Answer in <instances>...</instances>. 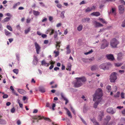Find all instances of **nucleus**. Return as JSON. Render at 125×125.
<instances>
[{"instance_id": "1", "label": "nucleus", "mask_w": 125, "mask_h": 125, "mask_svg": "<svg viewBox=\"0 0 125 125\" xmlns=\"http://www.w3.org/2000/svg\"><path fill=\"white\" fill-rule=\"evenodd\" d=\"M103 95L102 90L100 88H98L94 94L93 95L94 101H95L96 100H98L95 102L94 105V107L96 108L98 105L101 100V97Z\"/></svg>"}, {"instance_id": "2", "label": "nucleus", "mask_w": 125, "mask_h": 125, "mask_svg": "<svg viewBox=\"0 0 125 125\" xmlns=\"http://www.w3.org/2000/svg\"><path fill=\"white\" fill-rule=\"evenodd\" d=\"M77 81L74 84V86L75 87H78L82 85V83L81 81L84 82L86 81V78L83 76L81 77H77L76 78Z\"/></svg>"}, {"instance_id": "3", "label": "nucleus", "mask_w": 125, "mask_h": 125, "mask_svg": "<svg viewBox=\"0 0 125 125\" xmlns=\"http://www.w3.org/2000/svg\"><path fill=\"white\" fill-rule=\"evenodd\" d=\"M119 43V42L116 39L113 38L110 41V45L112 47L116 48Z\"/></svg>"}, {"instance_id": "4", "label": "nucleus", "mask_w": 125, "mask_h": 125, "mask_svg": "<svg viewBox=\"0 0 125 125\" xmlns=\"http://www.w3.org/2000/svg\"><path fill=\"white\" fill-rule=\"evenodd\" d=\"M117 73L115 72L112 73L110 76V81L112 82H114L117 79L116 75Z\"/></svg>"}, {"instance_id": "5", "label": "nucleus", "mask_w": 125, "mask_h": 125, "mask_svg": "<svg viewBox=\"0 0 125 125\" xmlns=\"http://www.w3.org/2000/svg\"><path fill=\"white\" fill-rule=\"evenodd\" d=\"M103 43H102L101 47V49H104L106 47L108 46L109 43L107 41L104 39L103 40Z\"/></svg>"}, {"instance_id": "6", "label": "nucleus", "mask_w": 125, "mask_h": 125, "mask_svg": "<svg viewBox=\"0 0 125 125\" xmlns=\"http://www.w3.org/2000/svg\"><path fill=\"white\" fill-rule=\"evenodd\" d=\"M111 117L109 115H107L104 119V122L103 123V125H108V123L109 121L110 120Z\"/></svg>"}, {"instance_id": "7", "label": "nucleus", "mask_w": 125, "mask_h": 125, "mask_svg": "<svg viewBox=\"0 0 125 125\" xmlns=\"http://www.w3.org/2000/svg\"><path fill=\"white\" fill-rule=\"evenodd\" d=\"M104 116V112L103 111H101L99 112V115L98 116V120L101 121Z\"/></svg>"}, {"instance_id": "8", "label": "nucleus", "mask_w": 125, "mask_h": 125, "mask_svg": "<svg viewBox=\"0 0 125 125\" xmlns=\"http://www.w3.org/2000/svg\"><path fill=\"white\" fill-rule=\"evenodd\" d=\"M34 45L36 49V53L37 54H39L41 49V47L36 42H35Z\"/></svg>"}, {"instance_id": "9", "label": "nucleus", "mask_w": 125, "mask_h": 125, "mask_svg": "<svg viewBox=\"0 0 125 125\" xmlns=\"http://www.w3.org/2000/svg\"><path fill=\"white\" fill-rule=\"evenodd\" d=\"M107 112L109 113L113 114L115 113L116 111H114L112 108L109 107L107 109Z\"/></svg>"}, {"instance_id": "10", "label": "nucleus", "mask_w": 125, "mask_h": 125, "mask_svg": "<svg viewBox=\"0 0 125 125\" xmlns=\"http://www.w3.org/2000/svg\"><path fill=\"white\" fill-rule=\"evenodd\" d=\"M118 9L119 12L120 13H123L124 10V8L123 6L121 5L119 6L118 7Z\"/></svg>"}, {"instance_id": "11", "label": "nucleus", "mask_w": 125, "mask_h": 125, "mask_svg": "<svg viewBox=\"0 0 125 125\" xmlns=\"http://www.w3.org/2000/svg\"><path fill=\"white\" fill-rule=\"evenodd\" d=\"M106 57L109 60H113L114 59V57L113 55L111 54H107Z\"/></svg>"}, {"instance_id": "12", "label": "nucleus", "mask_w": 125, "mask_h": 125, "mask_svg": "<svg viewBox=\"0 0 125 125\" xmlns=\"http://www.w3.org/2000/svg\"><path fill=\"white\" fill-rule=\"evenodd\" d=\"M94 23L95 24V26L96 27H100L103 26V24L97 22L96 21H94Z\"/></svg>"}, {"instance_id": "13", "label": "nucleus", "mask_w": 125, "mask_h": 125, "mask_svg": "<svg viewBox=\"0 0 125 125\" xmlns=\"http://www.w3.org/2000/svg\"><path fill=\"white\" fill-rule=\"evenodd\" d=\"M38 62V60L37 57L35 55H34L33 56V62L34 64L36 65Z\"/></svg>"}, {"instance_id": "14", "label": "nucleus", "mask_w": 125, "mask_h": 125, "mask_svg": "<svg viewBox=\"0 0 125 125\" xmlns=\"http://www.w3.org/2000/svg\"><path fill=\"white\" fill-rule=\"evenodd\" d=\"M56 47L57 50L59 51L60 47V44L61 43V42L60 41L56 42Z\"/></svg>"}, {"instance_id": "15", "label": "nucleus", "mask_w": 125, "mask_h": 125, "mask_svg": "<svg viewBox=\"0 0 125 125\" xmlns=\"http://www.w3.org/2000/svg\"><path fill=\"white\" fill-rule=\"evenodd\" d=\"M18 91L20 94H26V92L25 90L23 89H18Z\"/></svg>"}, {"instance_id": "16", "label": "nucleus", "mask_w": 125, "mask_h": 125, "mask_svg": "<svg viewBox=\"0 0 125 125\" xmlns=\"http://www.w3.org/2000/svg\"><path fill=\"white\" fill-rule=\"evenodd\" d=\"M107 64H105V63L102 64L100 65V67L101 69H103L104 70H106V66Z\"/></svg>"}, {"instance_id": "17", "label": "nucleus", "mask_w": 125, "mask_h": 125, "mask_svg": "<svg viewBox=\"0 0 125 125\" xmlns=\"http://www.w3.org/2000/svg\"><path fill=\"white\" fill-rule=\"evenodd\" d=\"M91 15L93 16H97L100 15V13L98 12H94L91 14Z\"/></svg>"}, {"instance_id": "18", "label": "nucleus", "mask_w": 125, "mask_h": 125, "mask_svg": "<svg viewBox=\"0 0 125 125\" xmlns=\"http://www.w3.org/2000/svg\"><path fill=\"white\" fill-rule=\"evenodd\" d=\"M97 68V66L96 65H93L91 67V70L92 71L95 70Z\"/></svg>"}, {"instance_id": "19", "label": "nucleus", "mask_w": 125, "mask_h": 125, "mask_svg": "<svg viewBox=\"0 0 125 125\" xmlns=\"http://www.w3.org/2000/svg\"><path fill=\"white\" fill-rule=\"evenodd\" d=\"M70 45H68L66 48V49L67 50L66 52L67 54H69L71 52V50H70Z\"/></svg>"}, {"instance_id": "20", "label": "nucleus", "mask_w": 125, "mask_h": 125, "mask_svg": "<svg viewBox=\"0 0 125 125\" xmlns=\"http://www.w3.org/2000/svg\"><path fill=\"white\" fill-rule=\"evenodd\" d=\"M33 118L35 120H37L38 119L39 120H41L42 119V116L41 115L35 116Z\"/></svg>"}, {"instance_id": "21", "label": "nucleus", "mask_w": 125, "mask_h": 125, "mask_svg": "<svg viewBox=\"0 0 125 125\" xmlns=\"http://www.w3.org/2000/svg\"><path fill=\"white\" fill-rule=\"evenodd\" d=\"M11 18L10 17H7L5 18L3 20L2 22L3 23L9 21L10 19Z\"/></svg>"}, {"instance_id": "22", "label": "nucleus", "mask_w": 125, "mask_h": 125, "mask_svg": "<svg viewBox=\"0 0 125 125\" xmlns=\"http://www.w3.org/2000/svg\"><path fill=\"white\" fill-rule=\"evenodd\" d=\"M48 32H50V35H52L54 33V30L52 29H50L48 30Z\"/></svg>"}, {"instance_id": "23", "label": "nucleus", "mask_w": 125, "mask_h": 125, "mask_svg": "<svg viewBox=\"0 0 125 125\" xmlns=\"http://www.w3.org/2000/svg\"><path fill=\"white\" fill-rule=\"evenodd\" d=\"M105 64H107L106 66V70L108 69H109L112 66V64L109 62H107L105 63Z\"/></svg>"}, {"instance_id": "24", "label": "nucleus", "mask_w": 125, "mask_h": 125, "mask_svg": "<svg viewBox=\"0 0 125 125\" xmlns=\"http://www.w3.org/2000/svg\"><path fill=\"white\" fill-rule=\"evenodd\" d=\"M39 91L42 93H43L45 92L44 88L42 87H40L39 88Z\"/></svg>"}, {"instance_id": "25", "label": "nucleus", "mask_w": 125, "mask_h": 125, "mask_svg": "<svg viewBox=\"0 0 125 125\" xmlns=\"http://www.w3.org/2000/svg\"><path fill=\"white\" fill-rule=\"evenodd\" d=\"M33 13L34 15L36 16L39 15L40 14V12H39L35 10H33Z\"/></svg>"}, {"instance_id": "26", "label": "nucleus", "mask_w": 125, "mask_h": 125, "mask_svg": "<svg viewBox=\"0 0 125 125\" xmlns=\"http://www.w3.org/2000/svg\"><path fill=\"white\" fill-rule=\"evenodd\" d=\"M41 64L42 65H45L48 66L50 64L46 62L44 60H43L41 62Z\"/></svg>"}, {"instance_id": "27", "label": "nucleus", "mask_w": 125, "mask_h": 125, "mask_svg": "<svg viewBox=\"0 0 125 125\" xmlns=\"http://www.w3.org/2000/svg\"><path fill=\"white\" fill-rule=\"evenodd\" d=\"M124 55V54L121 53H119L118 55V59H121Z\"/></svg>"}, {"instance_id": "28", "label": "nucleus", "mask_w": 125, "mask_h": 125, "mask_svg": "<svg viewBox=\"0 0 125 125\" xmlns=\"http://www.w3.org/2000/svg\"><path fill=\"white\" fill-rule=\"evenodd\" d=\"M66 109L67 111V114L68 116H69L70 118H71L72 117V116L71 115V113L68 110V109L65 108Z\"/></svg>"}, {"instance_id": "29", "label": "nucleus", "mask_w": 125, "mask_h": 125, "mask_svg": "<svg viewBox=\"0 0 125 125\" xmlns=\"http://www.w3.org/2000/svg\"><path fill=\"white\" fill-rule=\"evenodd\" d=\"M20 4L21 3L20 2H17L14 5L13 7V8L14 9L17 6L20 5Z\"/></svg>"}, {"instance_id": "30", "label": "nucleus", "mask_w": 125, "mask_h": 125, "mask_svg": "<svg viewBox=\"0 0 125 125\" xmlns=\"http://www.w3.org/2000/svg\"><path fill=\"white\" fill-rule=\"evenodd\" d=\"M54 33V38L57 40L58 39V38L57 36L58 33L56 31H55Z\"/></svg>"}, {"instance_id": "31", "label": "nucleus", "mask_w": 125, "mask_h": 125, "mask_svg": "<svg viewBox=\"0 0 125 125\" xmlns=\"http://www.w3.org/2000/svg\"><path fill=\"white\" fill-rule=\"evenodd\" d=\"M82 28H83V26H82V25H80L77 27V30L78 31H80L82 30Z\"/></svg>"}, {"instance_id": "32", "label": "nucleus", "mask_w": 125, "mask_h": 125, "mask_svg": "<svg viewBox=\"0 0 125 125\" xmlns=\"http://www.w3.org/2000/svg\"><path fill=\"white\" fill-rule=\"evenodd\" d=\"M64 11H63L61 12V13L60 14V16L61 18L62 19H63L64 17Z\"/></svg>"}, {"instance_id": "33", "label": "nucleus", "mask_w": 125, "mask_h": 125, "mask_svg": "<svg viewBox=\"0 0 125 125\" xmlns=\"http://www.w3.org/2000/svg\"><path fill=\"white\" fill-rule=\"evenodd\" d=\"M54 53L55 54V57H57L59 55V52L58 51H54Z\"/></svg>"}, {"instance_id": "34", "label": "nucleus", "mask_w": 125, "mask_h": 125, "mask_svg": "<svg viewBox=\"0 0 125 125\" xmlns=\"http://www.w3.org/2000/svg\"><path fill=\"white\" fill-rule=\"evenodd\" d=\"M61 95L62 99L64 100H66V99H67V98H66V97H65L63 93H61Z\"/></svg>"}, {"instance_id": "35", "label": "nucleus", "mask_w": 125, "mask_h": 125, "mask_svg": "<svg viewBox=\"0 0 125 125\" xmlns=\"http://www.w3.org/2000/svg\"><path fill=\"white\" fill-rule=\"evenodd\" d=\"M43 118L44 120L48 121L51 122V120L49 118L47 117H44V116H42V119Z\"/></svg>"}, {"instance_id": "36", "label": "nucleus", "mask_w": 125, "mask_h": 125, "mask_svg": "<svg viewBox=\"0 0 125 125\" xmlns=\"http://www.w3.org/2000/svg\"><path fill=\"white\" fill-rule=\"evenodd\" d=\"M90 20V19L89 18H87L84 19H82V21L83 22H86V21H89Z\"/></svg>"}, {"instance_id": "37", "label": "nucleus", "mask_w": 125, "mask_h": 125, "mask_svg": "<svg viewBox=\"0 0 125 125\" xmlns=\"http://www.w3.org/2000/svg\"><path fill=\"white\" fill-rule=\"evenodd\" d=\"M31 30V27H29L27 30H26L25 31V34H27Z\"/></svg>"}, {"instance_id": "38", "label": "nucleus", "mask_w": 125, "mask_h": 125, "mask_svg": "<svg viewBox=\"0 0 125 125\" xmlns=\"http://www.w3.org/2000/svg\"><path fill=\"white\" fill-rule=\"evenodd\" d=\"M5 33L6 35H8L10 33L6 30H5Z\"/></svg>"}, {"instance_id": "39", "label": "nucleus", "mask_w": 125, "mask_h": 125, "mask_svg": "<svg viewBox=\"0 0 125 125\" xmlns=\"http://www.w3.org/2000/svg\"><path fill=\"white\" fill-rule=\"evenodd\" d=\"M106 88L109 92L110 91L111 89V86H110L109 85H108L107 86Z\"/></svg>"}, {"instance_id": "40", "label": "nucleus", "mask_w": 125, "mask_h": 125, "mask_svg": "<svg viewBox=\"0 0 125 125\" xmlns=\"http://www.w3.org/2000/svg\"><path fill=\"white\" fill-rule=\"evenodd\" d=\"M7 28L10 31H12V29L10 26L9 25H7Z\"/></svg>"}, {"instance_id": "41", "label": "nucleus", "mask_w": 125, "mask_h": 125, "mask_svg": "<svg viewBox=\"0 0 125 125\" xmlns=\"http://www.w3.org/2000/svg\"><path fill=\"white\" fill-rule=\"evenodd\" d=\"M99 19L100 21H101L103 23H106V21H105L104 20V19L101 18H99Z\"/></svg>"}, {"instance_id": "42", "label": "nucleus", "mask_w": 125, "mask_h": 125, "mask_svg": "<svg viewBox=\"0 0 125 125\" xmlns=\"http://www.w3.org/2000/svg\"><path fill=\"white\" fill-rule=\"evenodd\" d=\"M92 10L91 8L90 7H88L85 10V11L86 12H88Z\"/></svg>"}, {"instance_id": "43", "label": "nucleus", "mask_w": 125, "mask_h": 125, "mask_svg": "<svg viewBox=\"0 0 125 125\" xmlns=\"http://www.w3.org/2000/svg\"><path fill=\"white\" fill-rule=\"evenodd\" d=\"M13 72L16 73V74H17L18 73L19 70L17 69H14L13 70Z\"/></svg>"}, {"instance_id": "44", "label": "nucleus", "mask_w": 125, "mask_h": 125, "mask_svg": "<svg viewBox=\"0 0 125 125\" xmlns=\"http://www.w3.org/2000/svg\"><path fill=\"white\" fill-rule=\"evenodd\" d=\"M115 65L117 67H119V66H121L122 64V63H115Z\"/></svg>"}, {"instance_id": "45", "label": "nucleus", "mask_w": 125, "mask_h": 125, "mask_svg": "<svg viewBox=\"0 0 125 125\" xmlns=\"http://www.w3.org/2000/svg\"><path fill=\"white\" fill-rule=\"evenodd\" d=\"M120 93L119 92H118L116 95H115V97H118L119 96Z\"/></svg>"}, {"instance_id": "46", "label": "nucleus", "mask_w": 125, "mask_h": 125, "mask_svg": "<svg viewBox=\"0 0 125 125\" xmlns=\"http://www.w3.org/2000/svg\"><path fill=\"white\" fill-rule=\"evenodd\" d=\"M93 50L92 49L90 51H89V52L85 53V55H87L88 54L91 53L92 52H93Z\"/></svg>"}, {"instance_id": "47", "label": "nucleus", "mask_w": 125, "mask_h": 125, "mask_svg": "<svg viewBox=\"0 0 125 125\" xmlns=\"http://www.w3.org/2000/svg\"><path fill=\"white\" fill-rule=\"evenodd\" d=\"M125 94L123 93L122 92L121 94V96L122 99H124L125 98L124 96Z\"/></svg>"}, {"instance_id": "48", "label": "nucleus", "mask_w": 125, "mask_h": 125, "mask_svg": "<svg viewBox=\"0 0 125 125\" xmlns=\"http://www.w3.org/2000/svg\"><path fill=\"white\" fill-rule=\"evenodd\" d=\"M71 109L73 113L74 114V115H75V112L73 108L72 107H71Z\"/></svg>"}, {"instance_id": "49", "label": "nucleus", "mask_w": 125, "mask_h": 125, "mask_svg": "<svg viewBox=\"0 0 125 125\" xmlns=\"http://www.w3.org/2000/svg\"><path fill=\"white\" fill-rule=\"evenodd\" d=\"M46 107H49L50 109H51V107L50 106V104L49 103H47L46 104Z\"/></svg>"}, {"instance_id": "50", "label": "nucleus", "mask_w": 125, "mask_h": 125, "mask_svg": "<svg viewBox=\"0 0 125 125\" xmlns=\"http://www.w3.org/2000/svg\"><path fill=\"white\" fill-rule=\"evenodd\" d=\"M82 60L83 62H86L88 61V59L83 58L82 59Z\"/></svg>"}, {"instance_id": "51", "label": "nucleus", "mask_w": 125, "mask_h": 125, "mask_svg": "<svg viewBox=\"0 0 125 125\" xmlns=\"http://www.w3.org/2000/svg\"><path fill=\"white\" fill-rule=\"evenodd\" d=\"M15 111V109L14 108V107H13L11 109V112L12 113H13Z\"/></svg>"}, {"instance_id": "52", "label": "nucleus", "mask_w": 125, "mask_h": 125, "mask_svg": "<svg viewBox=\"0 0 125 125\" xmlns=\"http://www.w3.org/2000/svg\"><path fill=\"white\" fill-rule=\"evenodd\" d=\"M56 105L55 104H52V110H55V109L54 108L55 107Z\"/></svg>"}, {"instance_id": "53", "label": "nucleus", "mask_w": 125, "mask_h": 125, "mask_svg": "<svg viewBox=\"0 0 125 125\" xmlns=\"http://www.w3.org/2000/svg\"><path fill=\"white\" fill-rule=\"evenodd\" d=\"M81 119L82 121V122H83V123H84V124H85V125H87V124L86 123V122L82 118H81Z\"/></svg>"}, {"instance_id": "54", "label": "nucleus", "mask_w": 125, "mask_h": 125, "mask_svg": "<svg viewBox=\"0 0 125 125\" xmlns=\"http://www.w3.org/2000/svg\"><path fill=\"white\" fill-rule=\"evenodd\" d=\"M8 95L6 94H4L3 96V98H8Z\"/></svg>"}, {"instance_id": "55", "label": "nucleus", "mask_w": 125, "mask_h": 125, "mask_svg": "<svg viewBox=\"0 0 125 125\" xmlns=\"http://www.w3.org/2000/svg\"><path fill=\"white\" fill-rule=\"evenodd\" d=\"M62 5L61 4H57V6L59 8H61L62 7Z\"/></svg>"}, {"instance_id": "56", "label": "nucleus", "mask_w": 125, "mask_h": 125, "mask_svg": "<svg viewBox=\"0 0 125 125\" xmlns=\"http://www.w3.org/2000/svg\"><path fill=\"white\" fill-rule=\"evenodd\" d=\"M115 8H112V12L115 14Z\"/></svg>"}, {"instance_id": "57", "label": "nucleus", "mask_w": 125, "mask_h": 125, "mask_svg": "<svg viewBox=\"0 0 125 125\" xmlns=\"http://www.w3.org/2000/svg\"><path fill=\"white\" fill-rule=\"evenodd\" d=\"M122 26L123 27H125V20L122 22Z\"/></svg>"}, {"instance_id": "58", "label": "nucleus", "mask_w": 125, "mask_h": 125, "mask_svg": "<svg viewBox=\"0 0 125 125\" xmlns=\"http://www.w3.org/2000/svg\"><path fill=\"white\" fill-rule=\"evenodd\" d=\"M16 28L18 30H20V29L21 27L19 24L18 25L16 26Z\"/></svg>"}, {"instance_id": "59", "label": "nucleus", "mask_w": 125, "mask_h": 125, "mask_svg": "<svg viewBox=\"0 0 125 125\" xmlns=\"http://www.w3.org/2000/svg\"><path fill=\"white\" fill-rule=\"evenodd\" d=\"M31 20V19L30 18H28L26 20V22L27 23H29L30 21Z\"/></svg>"}, {"instance_id": "60", "label": "nucleus", "mask_w": 125, "mask_h": 125, "mask_svg": "<svg viewBox=\"0 0 125 125\" xmlns=\"http://www.w3.org/2000/svg\"><path fill=\"white\" fill-rule=\"evenodd\" d=\"M18 103L19 104L20 107L22 108L23 107L22 104H21L19 102H18Z\"/></svg>"}, {"instance_id": "61", "label": "nucleus", "mask_w": 125, "mask_h": 125, "mask_svg": "<svg viewBox=\"0 0 125 125\" xmlns=\"http://www.w3.org/2000/svg\"><path fill=\"white\" fill-rule=\"evenodd\" d=\"M118 72L120 74H122L124 73V70H120Z\"/></svg>"}, {"instance_id": "62", "label": "nucleus", "mask_w": 125, "mask_h": 125, "mask_svg": "<svg viewBox=\"0 0 125 125\" xmlns=\"http://www.w3.org/2000/svg\"><path fill=\"white\" fill-rule=\"evenodd\" d=\"M17 123L18 125H19L21 124V122L19 120L17 121Z\"/></svg>"}, {"instance_id": "63", "label": "nucleus", "mask_w": 125, "mask_h": 125, "mask_svg": "<svg viewBox=\"0 0 125 125\" xmlns=\"http://www.w3.org/2000/svg\"><path fill=\"white\" fill-rule=\"evenodd\" d=\"M122 113L125 116V109L123 110L122 111Z\"/></svg>"}, {"instance_id": "64", "label": "nucleus", "mask_w": 125, "mask_h": 125, "mask_svg": "<svg viewBox=\"0 0 125 125\" xmlns=\"http://www.w3.org/2000/svg\"><path fill=\"white\" fill-rule=\"evenodd\" d=\"M93 123H94V124L95 125H99V124L97 122L95 121L94 122H93Z\"/></svg>"}]
</instances>
